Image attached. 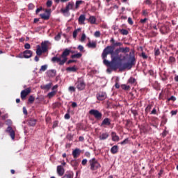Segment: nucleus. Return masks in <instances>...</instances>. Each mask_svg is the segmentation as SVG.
Instances as JSON below:
<instances>
[{
	"instance_id": "25",
	"label": "nucleus",
	"mask_w": 178,
	"mask_h": 178,
	"mask_svg": "<svg viewBox=\"0 0 178 178\" xmlns=\"http://www.w3.org/2000/svg\"><path fill=\"white\" fill-rule=\"evenodd\" d=\"M69 9H70L72 10H76L74 3H73V2H69L68 3V4H67V10H69Z\"/></svg>"
},
{
	"instance_id": "47",
	"label": "nucleus",
	"mask_w": 178,
	"mask_h": 178,
	"mask_svg": "<svg viewBox=\"0 0 178 178\" xmlns=\"http://www.w3.org/2000/svg\"><path fill=\"white\" fill-rule=\"evenodd\" d=\"M35 99L34 98V97L30 96L29 98V102H30L31 104H33L34 102Z\"/></svg>"
},
{
	"instance_id": "51",
	"label": "nucleus",
	"mask_w": 178,
	"mask_h": 178,
	"mask_svg": "<svg viewBox=\"0 0 178 178\" xmlns=\"http://www.w3.org/2000/svg\"><path fill=\"white\" fill-rule=\"evenodd\" d=\"M54 39L56 40V41H59L60 40V33H58V35H56Z\"/></svg>"
},
{
	"instance_id": "14",
	"label": "nucleus",
	"mask_w": 178,
	"mask_h": 178,
	"mask_svg": "<svg viewBox=\"0 0 178 178\" xmlns=\"http://www.w3.org/2000/svg\"><path fill=\"white\" fill-rule=\"evenodd\" d=\"M80 154H81V150L79 148H76L72 151V156L74 158H78V156H80Z\"/></svg>"
},
{
	"instance_id": "4",
	"label": "nucleus",
	"mask_w": 178,
	"mask_h": 178,
	"mask_svg": "<svg viewBox=\"0 0 178 178\" xmlns=\"http://www.w3.org/2000/svg\"><path fill=\"white\" fill-rule=\"evenodd\" d=\"M89 165L90 166V170H92V172L98 170V169L101 168V164L95 158H92L89 160Z\"/></svg>"
},
{
	"instance_id": "3",
	"label": "nucleus",
	"mask_w": 178,
	"mask_h": 178,
	"mask_svg": "<svg viewBox=\"0 0 178 178\" xmlns=\"http://www.w3.org/2000/svg\"><path fill=\"white\" fill-rule=\"evenodd\" d=\"M134 54V50H131L129 52L128 62L124 65V69H131L134 65H136V56Z\"/></svg>"
},
{
	"instance_id": "17",
	"label": "nucleus",
	"mask_w": 178,
	"mask_h": 178,
	"mask_svg": "<svg viewBox=\"0 0 178 178\" xmlns=\"http://www.w3.org/2000/svg\"><path fill=\"white\" fill-rule=\"evenodd\" d=\"M7 133H9L12 140H13L15 138V131L13 130V129H12V127H8L6 129Z\"/></svg>"
},
{
	"instance_id": "13",
	"label": "nucleus",
	"mask_w": 178,
	"mask_h": 178,
	"mask_svg": "<svg viewBox=\"0 0 178 178\" xmlns=\"http://www.w3.org/2000/svg\"><path fill=\"white\" fill-rule=\"evenodd\" d=\"M49 44V42H48V41H44V42H42L41 47H42V52H47V51H48Z\"/></svg>"
},
{
	"instance_id": "33",
	"label": "nucleus",
	"mask_w": 178,
	"mask_h": 178,
	"mask_svg": "<svg viewBox=\"0 0 178 178\" xmlns=\"http://www.w3.org/2000/svg\"><path fill=\"white\" fill-rule=\"evenodd\" d=\"M55 95H56V90H53L48 93L47 97L49 98H52V97H55Z\"/></svg>"
},
{
	"instance_id": "42",
	"label": "nucleus",
	"mask_w": 178,
	"mask_h": 178,
	"mask_svg": "<svg viewBox=\"0 0 178 178\" xmlns=\"http://www.w3.org/2000/svg\"><path fill=\"white\" fill-rule=\"evenodd\" d=\"M94 36L96 37V38H99V37H101V32L99 31H95Z\"/></svg>"
},
{
	"instance_id": "2",
	"label": "nucleus",
	"mask_w": 178,
	"mask_h": 178,
	"mask_svg": "<svg viewBox=\"0 0 178 178\" xmlns=\"http://www.w3.org/2000/svg\"><path fill=\"white\" fill-rule=\"evenodd\" d=\"M51 60L58 63V65H65L66 60H67V49H65L60 57H53Z\"/></svg>"
},
{
	"instance_id": "55",
	"label": "nucleus",
	"mask_w": 178,
	"mask_h": 178,
	"mask_svg": "<svg viewBox=\"0 0 178 178\" xmlns=\"http://www.w3.org/2000/svg\"><path fill=\"white\" fill-rule=\"evenodd\" d=\"M142 15L143 16H148V11H147V10H143L142 12Z\"/></svg>"
},
{
	"instance_id": "35",
	"label": "nucleus",
	"mask_w": 178,
	"mask_h": 178,
	"mask_svg": "<svg viewBox=\"0 0 178 178\" xmlns=\"http://www.w3.org/2000/svg\"><path fill=\"white\" fill-rule=\"evenodd\" d=\"M81 3H83V1H81V0L76 1V3H75V9H79V8H80V5H81Z\"/></svg>"
},
{
	"instance_id": "11",
	"label": "nucleus",
	"mask_w": 178,
	"mask_h": 178,
	"mask_svg": "<svg viewBox=\"0 0 178 178\" xmlns=\"http://www.w3.org/2000/svg\"><path fill=\"white\" fill-rule=\"evenodd\" d=\"M76 88L79 91H82V90H84V88H86V83H84L83 81H78Z\"/></svg>"
},
{
	"instance_id": "50",
	"label": "nucleus",
	"mask_w": 178,
	"mask_h": 178,
	"mask_svg": "<svg viewBox=\"0 0 178 178\" xmlns=\"http://www.w3.org/2000/svg\"><path fill=\"white\" fill-rule=\"evenodd\" d=\"M168 101H173V102H175V101H176V97L175 96H171L170 97H169L168 99Z\"/></svg>"
},
{
	"instance_id": "19",
	"label": "nucleus",
	"mask_w": 178,
	"mask_h": 178,
	"mask_svg": "<svg viewBox=\"0 0 178 178\" xmlns=\"http://www.w3.org/2000/svg\"><path fill=\"white\" fill-rule=\"evenodd\" d=\"M108 137H109V134H108V132H104V133H102L99 136V138L100 140H106V138H108Z\"/></svg>"
},
{
	"instance_id": "18",
	"label": "nucleus",
	"mask_w": 178,
	"mask_h": 178,
	"mask_svg": "<svg viewBox=\"0 0 178 178\" xmlns=\"http://www.w3.org/2000/svg\"><path fill=\"white\" fill-rule=\"evenodd\" d=\"M31 56H33V51H31V50H26L24 51V57L26 59L31 58Z\"/></svg>"
},
{
	"instance_id": "7",
	"label": "nucleus",
	"mask_w": 178,
	"mask_h": 178,
	"mask_svg": "<svg viewBox=\"0 0 178 178\" xmlns=\"http://www.w3.org/2000/svg\"><path fill=\"white\" fill-rule=\"evenodd\" d=\"M139 129L140 133H148V131H151V127L148 124H143L139 126Z\"/></svg>"
},
{
	"instance_id": "61",
	"label": "nucleus",
	"mask_w": 178,
	"mask_h": 178,
	"mask_svg": "<svg viewBox=\"0 0 178 178\" xmlns=\"http://www.w3.org/2000/svg\"><path fill=\"white\" fill-rule=\"evenodd\" d=\"M67 178H73V172H68Z\"/></svg>"
},
{
	"instance_id": "59",
	"label": "nucleus",
	"mask_w": 178,
	"mask_h": 178,
	"mask_svg": "<svg viewBox=\"0 0 178 178\" xmlns=\"http://www.w3.org/2000/svg\"><path fill=\"white\" fill-rule=\"evenodd\" d=\"M24 48H25V49H30V48H31L30 44L26 43L24 44Z\"/></svg>"
},
{
	"instance_id": "34",
	"label": "nucleus",
	"mask_w": 178,
	"mask_h": 178,
	"mask_svg": "<svg viewBox=\"0 0 178 178\" xmlns=\"http://www.w3.org/2000/svg\"><path fill=\"white\" fill-rule=\"evenodd\" d=\"M121 88L122 90H124L125 91H128V90H130V86L126 85V84H122Z\"/></svg>"
},
{
	"instance_id": "15",
	"label": "nucleus",
	"mask_w": 178,
	"mask_h": 178,
	"mask_svg": "<svg viewBox=\"0 0 178 178\" xmlns=\"http://www.w3.org/2000/svg\"><path fill=\"white\" fill-rule=\"evenodd\" d=\"M88 48H91L92 49H95L97 48V42L95 41H89L87 43Z\"/></svg>"
},
{
	"instance_id": "31",
	"label": "nucleus",
	"mask_w": 178,
	"mask_h": 178,
	"mask_svg": "<svg viewBox=\"0 0 178 178\" xmlns=\"http://www.w3.org/2000/svg\"><path fill=\"white\" fill-rule=\"evenodd\" d=\"M67 72H77V67H76V65H74L72 67H68Z\"/></svg>"
},
{
	"instance_id": "29",
	"label": "nucleus",
	"mask_w": 178,
	"mask_h": 178,
	"mask_svg": "<svg viewBox=\"0 0 178 178\" xmlns=\"http://www.w3.org/2000/svg\"><path fill=\"white\" fill-rule=\"evenodd\" d=\"M48 73V75L50 76L51 77H54V76H56V70H49L47 72Z\"/></svg>"
},
{
	"instance_id": "57",
	"label": "nucleus",
	"mask_w": 178,
	"mask_h": 178,
	"mask_svg": "<svg viewBox=\"0 0 178 178\" xmlns=\"http://www.w3.org/2000/svg\"><path fill=\"white\" fill-rule=\"evenodd\" d=\"M76 62H77V60H75L74 58H72V60H69L68 61H67V63L69 64V63H76Z\"/></svg>"
},
{
	"instance_id": "38",
	"label": "nucleus",
	"mask_w": 178,
	"mask_h": 178,
	"mask_svg": "<svg viewBox=\"0 0 178 178\" xmlns=\"http://www.w3.org/2000/svg\"><path fill=\"white\" fill-rule=\"evenodd\" d=\"M151 109H152V104H148L147 106V107L145 108L146 113H148L149 112H151Z\"/></svg>"
},
{
	"instance_id": "6",
	"label": "nucleus",
	"mask_w": 178,
	"mask_h": 178,
	"mask_svg": "<svg viewBox=\"0 0 178 178\" xmlns=\"http://www.w3.org/2000/svg\"><path fill=\"white\" fill-rule=\"evenodd\" d=\"M65 166H66V162L62 161L61 165L57 166V173L58 176H63L65 175Z\"/></svg>"
},
{
	"instance_id": "16",
	"label": "nucleus",
	"mask_w": 178,
	"mask_h": 178,
	"mask_svg": "<svg viewBox=\"0 0 178 178\" xmlns=\"http://www.w3.org/2000/svg\"><path fill=\"white\" fill-rule=\"evenodd\" d=\"M79 24H86V15L82 14L78 19Z\"/></svg>"
},
{
	"instance_id": "45",
	"label": "nucleus",
	"mask_w": 178,
	"mask_h": 178,
	"mask_svg": "<svg viewBox=\"0 0 178 178\" xmlns=\"http://www.w3.org/2000/svg\"><path fill=\"white\" fill-rule=\"evenodd\" d=\"M147 20H148V18L141 19L140 20V23L141 24H145V23H147Z\"/></svg>"
},
{
	"instance_id": "64",
	"label": "nucleus",
	"mask_w": 178,
	"mask_h": 178,
	"mask_svg": "<svg viewBox=\"0 0 178 178\" xmlns=\"http://www.w3.org/2000/svg\"><path fill=\"white\" fill-rule=\"evenodd\" d=\"M74 87L73 86H70L69 87V91H71V92H74Z\"/></svg>"
},
{
	"instance_id": "53",
	"label": "nucleus",
	"mask_w": 178,
	"mask_h": 178,
	"mask_svg": "<svg viewBox=\"0 0 178 178\" xmlns=\"http://www.w3.org/2000/svg\"><path fill=\"white\" fill-rule=\"evenodd\" d=\"M170 114H171L172 116H175V115H177V110L171 111Z\"/></svg>"
},
{
	"instance_id": "44",
	"label": "nucleus",
	"mask_w": 178,
	"mask_h": 178,
	"mask_svg": "<svg viewBox=\"0 0 178 178\" xmlns=\"http://www.w3.org/2000/svg\"><path fill=\"white\" fill-rule=\"evenodd\" d=\"M129 143V138H125L122 142L120 143L121 145H124Z\"/></svg>"
},
{
	"instance_id": "46",
	"label": "nucleus",
	"mask_w": 178,
	"mask_h": 178,
	"mask_svg": "<svg viewBox=\"0 0 178 178\" xmlns=\"http://www.w3.org/2000/svg\"><path fill=\"white\" fill-rule=\"evenodd\" d=\"M128 23L131 26H133V24H134V22H133V19H131V17H130L128 18Z\"/></svg>"
},
{
	"instance_id": "24",
	"label": "nucleus",
	"mask_w": 178,
	"mask_h": 178,
	"mask_svg": "<svg viewBox=\"0 0 178 178\" xmlns=\"http://www.w3.org/2000/svg\"><path fill=\"white\" fill-rule=\"evenodd\" d=\"M88 20L90 24H95L97 23V18L95 16H90Z\"/></svg>"
},
{
	"instance_id": "9",
	"label": "nucleus",
	"mask_w": 178,
	"mask_h": 178,
	"mask_svg": "<svg viewBox=\"0 0 178 178\" xmlns=\"http://www.w3.org/2000/svg\"><path fill=\"white\" fill-rule=\"evenodd\" d=\"M96 97L98 101H104V99H106V92H100L96 95Z\"/></svg>"
},
{
	"instance_id": "39",
	"label": "nucleus",
	"mask_w": 178,
	"mask_h": 178,
	"mask_svg": "<svg viewBox=\"0 0 178 178\" xmlns=\"http://www.w3.org/2000/svg\"><path fill=\"white\" fill-rule=\"evenodd\" d=\"M169 63H175L176 62V58L173 56H170L168 59Z\"/></svg>"
},
{
	"instance_id": "8",
	"label": "nucleus",
	"mask_w": 178,
	"mask_h": 178,
	"mask_svg": "<svg viewBox=\"0 0 178 178\" xmlns=\"http://www.w3.org/2000/svg\"><path fill=\"white\" fill-rule=\"evenodd\" d=\"M31 92V88H28L21 92V98L24 99Z\"/></svg>"
},
{
	"instance_id": "54",
	"label": "nucleus",
	"mask_w": 178,
	"mask_h": 178,
	"mask_svg": "<svg viewBox=\"0 0 178 178\" xmlns=\"http://www.w3.org/2000/svg\"><path fill=\"white\" fill-rule=\"evenodd\" d=\"M145 3L146 5H152V1H151V0H145Z\"/></svg>"
},
{
	"instance_id": "40",
	"label": "nucleus",
	"mask_w": 178,
	"mask_h": 178,
	"mask_svg": "<svg viewBox=\"0 0 178 178\" xmlns=\"http://www.w3.org/2000/svg\"><path fill=\"white\" fill-rule=\"evenodd\" d=\"M47 69H48V65H42L40 69V72H45V70H47Z\"/></svg>"
},
{
	"instance_id": "10",
	"label": "nucleus",
	"mask_w": 178,
	"mask_h": 178,
	"mask_svg": "<svg viewBox=\"0 0 178 178\" xmlns=\"http://www.w3.org/2000/svg\"><path fill=\"white\" fill-rule=\"evenodd\" d=\"M46 13L40 14V17L44 20H48L51 16V10H46Z\"/></svg>"
},
{
	"instance_id": "56",
	"label": "nucleus",
	"mask_w": 178,
	"mask_h": 178,
	"mask_svg": "<svg viewBox=\"0 0 178 178\" xmlns=\"http://www.w3.org/2000/svg\"><path fill=\"white\" fill-rule=\"evenodd\" d=\"M160 54H161V51H159V49H157L155 50L154 54L156 56H158V55H159Z\"/></svg>"
},
{
	"instance_id": "26",
	"label": "nucleus",
	"mask_w": 178,
	"mask_h": 178,
	"mask_svg": "<svg viewBox=\"0 0 178 178\" xmlns=\"http://www.w3.org/2000/svg\"><path fill=\"white\" fill-rule=\"evenodd\" d=\"M83 56V54L81 53H76L75 54H73L71 56L72 59H80Z\"/></svg>"
},
{
	"instance_id": "28",
	"label": "nucleus",
	"mask_w": 178,
	"mask_h": 178,
	"mask_svg": "<svg viewBox=\"0 0 178 178\" xmlns=\"http://www.w3.org/2000/svg\"><path fill=\"white\" fill-rule=\"evenodd\" d=\"M51 87H52V83H48L47 85H43L41 86L42 90H51Z\"/></svg>"
},
{
	"instance_id": "60",
	"label": "nucleus",
	"mask_w": 178,
	"mask_h": 178,
	"mask_svg": "<svg viewBox=\"0 0 178 178\" xmlns=\"http://www.w3.org/2000/svg\"><path fill=\"white\" fill-rule=\"evenodd\" d=\"M150 115H156V108H154L151 111Z\"/></svg>"
},
{
	"instance_id": "37",
	"label": "nucleus",
	"mask_w": 178,
	"mask_h": 178,
	"mask_svg": "<svg viewBox=\"0 0 178 178\" xmlns=\"http://www.w3.org/2000/svg\"><path fill=\"white\" fill-rule=\"evenodd\" d=\"M60 12L64 16H66V15H67V6H66L65 8H61Z\"/></svg>"
},
{
	"instance_id": "43",
	"label": "nucleus",
	"mask_w": 178,
	"mask_h": 178,
	"mask_svg": "<svg viewBox=\"0 0 178 178\" xmlns=\"http://www.w3.org/2000/svg\"><path fill=\"white\" fill-rule=\"evenodd\" d=\"M47 8H51L52 6V0H48L47 2Z\"/></svg>"
},
{
	"instance_id": "52",
	"label": "nucleus",
	"mask_w": 178,
	"mask_h": 178,
	"mask_svg": "<svg viewBox=\"0 0 178 178\" xmlns=\"http://www.w3.org/2000/svg\"><path fill=\"white\" fill-rule=\"evenodd\" d=\"M78 49H79V51H80L81 52H83V51H84V47H83V45H81V44H79V45L78 46Z\"/></svg>"
},
{
	"instance_id": "22",
	"label": "nucleus",
	"mask_w": 178,
	"mask_h": 178,
	"mask_svg": "<svg viewBox=\"0 0 178 178\" xmlns=\"http://www.w3.org/2000/svg\"><path fill=\"white\" fill-rule=\"evenodd\" d=\"M128 84H137V79L134 77H130L127 81Z\"/></svg>"
},
{
	"instance_id": "62",
	"label": "nucleus",
	"mask_w": 178,
	"mask_h": 178,
	"mask_svg": "<svg viewBox=\"0 0 178 178\" xmlns=\"http://www.w3.org/2000/svg\"><path fill=\"white\" fill-rule=\"evenodd\" d=\"M85 156H86V158H90L91 156L90 152H85Z\"/></svg>"
},
{
	"instance_id": "27",
	"label": "nucleus",
	"mask_w": 178,
	"mask_h": 178,
	"mask_svg": "<svg viewBox=\"0 0 178 178\" xmlns=\"http://www.w3.org/2000/svg\"><path fill=\"white\" fill-rule=\"evenodd\" d=\"M42 49H41V46L38 45L37 46V49H36V54L38 55L39 56H41L42 55Z\"/></svg>"
},
{
	"instance_id": "30",
	"label": "nucleus",
	"mask_w": 178,
	"mask_h": 178,
	"mask_svg": "<svg viewBox=\"0 0 178 178\" xmlns=\"http://www.w3.org/2000/svg\"><path fill=\"white\" fill-rule=\"evenodd\" d=\"M28 123H29V126H35V124L37 123V120H35V119H30L28 121Z\"/></svg>"
},
{
	"instance_id": "5",
	"label": "nucleus",
	"mask_w": 178,
	"mask_h": 178,
	"mask_svg": "<svg viewBox=\"0 0 178 178\" xmlns=\"http://www.w3.org/2000/svg\"><path fill=\"white\" fill-rule=\"evenodd\" d=\"M89 114L94 116L95 119L97 120H101V119H102V113L99 112V111L97 109H91L89 111Z\"/></svg>"
},
{
	"instance_id": "36",
	"label": "nucleus",
	"mask_w": 178,
	"mask_h": 178,
	"mask_svg": "<svg viewBox=\"0 0 178 178\" xmlns=\"http://www.w3.org/2000/svg\"><path fill=\"white\" fill-rule=\"evenodd\" d=\"M119 31L122 35H127V34H129V31H127V29H119Z\"/></svg>"
},
{
	"instance_id": "12",
	"label": "nucleus",
	"mask_w": 178,
	"mask_h": 178,
	"mask_svg": "<svg viewBox=\"0 0 178 178\" xmlns=\"http://www.w3.org/2000/svg\"><path fill=\"white\" fill-rule=\"evenodd\" d=\"M111 118H106L101 123V126L105 127V126H111Z\"/></svg>"
},
{
	"instance_id": "32",
	"label": "nucleus",
	"mask_w": 178,
	"mask_h": 178,
	"mask_svg": "<svg viewBox=\"0 0 178 178\" xmlns=\"http://www.w3.org/2000/svg\"><path fill=\"white\" fill-rule=\"evenodd\" d=\"M122 44L120 42H114L113 44L107 47H112L113 49H115V47H122Z\"/></svg>"
},
{
	"instance_id": "49",
	"label": "nucleus",
	"mask_w": 178,
	"mask_h": 178,
	"mask_svg": "<svg viewBox=\"0 0 178 178\" xmlns=\"http://www.w3.org/2000/svg\"><path fill=\"white\" fill-rule=\"evenodd\" d=\"M87 162H88L87 159H84L81 161V165H83V166H86L87 165Z\"/></svg>"
},
{
	"instance_id": "20",
	"label": "nucleus",
	"mask_w": 178,
	"mask_h": 178,
	"mask_svg": "<svg viewBox=\"0 0 178 178\" xmlns=\"http://www.w3.org/2000/svg\"><path fill=\"white\" fill-rule=\"evenodd\" d=\"M112 140L118 142L119 141V136L116 134V132H111Z\"/></svg>"
},
{
	"instance_id": "21",
	"label": "nucleus",
	"mask_w": 178,
	"mask_h": 178,
	"mask_svg": "<svg viewBox=\"0 0 178 178\" xmlns=\"http://www.w3.org/2000/svg\"><path fill=\"white\" fill-rule=\"evenodd\" d=\"M120 51L122 54H127L128 52H130V47H120Z\"/></svg>"
},
{
	"instance_id": "1",
	"label": "nucleus",
	"mask_w": 178,
	"mask_h": 178,
	"mask_svg": "<svg viewBox=\"0 0 178 178\" xmlns=\"http://www.w3.org/2000/svg\"><path fill=\"white\" fill-rule=\"evenodd\" d=\"M120 52V47L115 50L112 47H106L102 54L104 65L116 70L118 69V63H115V62L122 60V57L119 56Z\"/></svg>"
},
{
	"instance_id": "63",
	"label": "nucleus",
	"mask_w": 178,
	"mask_h": 178,
	"mask_svg": "<svg viewBox=\"0 0 178 178\" xmlns=\"http://www.w3.org/2000/svg\"><path fill=\"white\" fill-rule=\"evenodd\" d=\"M55 127H58V121L54 122L53 129H55Z\"/></svg>"
},
{
	"instance_id": "58",
	"label": "nucleus",
	"mask_w": 178,
	"mask_h": 178,
	"mask_svg": "<svg viewBox=\"0 0 178 178\" xmlns=\"http://www.w3.org/2000/svg\"><path fill=\"white\" fill-rule=\"evenodd\" d=\"M141 56L143 59H147L148 58V56H147L144 52L142 53Z\"/></svg>"
},
{
	"instance_id": "41",
	"label": "nucleus",
	"mask_w": 178,
	"mask_h": 178,
	"mask_svg": "<svg viewBox=\"0 0 178 178\" xmlns=\"http://www.w3.org/2000/svg\"><path fill=\"white\" fill-rule=\"evenodd\" d=\"M80 31V29H76L73 32V38H76L77 37V33Z\"/></svg>"
},
{
	"instance_id": "48",
	"label": "nucleus",
	"mask_w": 178,
	"mask_h": 178,
	"mask_svg": "<svg viewBox=\"0 0 178 178\" xmlns=\"http://www.w3.org/2000/svg\"><path fill=\"white\" fill-rule=\"evenodd\" d=\"M86 33H83L81 38V42H83V41H86Z\"/></svg>"
},
{
	"instance_id": "23",
	"label": "nucleus",
	"mask_w": 178,
	"mask_h": 178,
	"mask_svg": "<svg viewBox=\"0 0 178 178\" xmlns=\"http://www.w3.org/2000/svg\"><path fill=\"white\" fill-rule=\"evenodd\" d=\"M119 151V147L118 145H114L111 149V154H118V152Z\"/></svg>"
}]
</instances>
